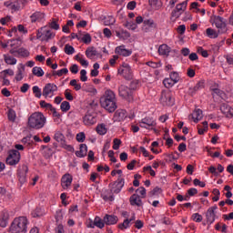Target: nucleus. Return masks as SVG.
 <instances>
[{
    "instance_id": "f257e3e1",
    "label": "nucleus",
    "mask_w": 233,
    "mask_h": 233,
    "mask_svg": "<svg viewBox=\"0 0 233 233\" xmlns=\"http://www.w3.org/2000/svg\"><path fill=\"white\" fill-rule=\"evenodd\" d=\"M100 105L107 112L112 114L117 109V98L116 93L111 89H106L104 95L100 97Z\"/></svg>"
},
{
    "instance_id": "f03ea898",
    "label": "nucleus",
    "mask_w": 233,
    "mask_h": 233,
    "mask_svg": "<svg viewBox=\"0 0 233 233\" xmlns=\"http://www.w3.org/2000/svg\"><path fill=\"white\" fill-rule=\"evenodd\" d=\"M11 233H26L28 232V218L26 217L15 218L9 228Z\"/></svg>"
},
{
    "instance_id": "7ed1b4c3",
    "label": "nucleus",
    "mask_w": 233,
    "mask_h": 233,
    "mask_svg": "<svg viewBox=\"0 0 233 233\" xmlns=\"http://www.w3.org/2000/svg\"><path fill=\"white\" fill-rule=\"evenodd\" d=\"M46 123V117L40 112H35L28 117V127L30 128H35V130H39L45 127Z\"/></svg>"
},
{
    "instance_id": "20e7f679",
    "label": "nucleus",
    "mask_w": 233,
    "mask_h": 233,
    "mask_svg": "<svg viewBox=\"0 0 233 233\" xmlns=\"http://www.w3.org/2000/svg\"><path fill=\"white\" fill-rule=\"evenodd\" d=\"M213 25L218 30V34H225L227 32V20L220 15H213L211 17Z\"/></svg>"
},
{
    "instance_id": "39448f33",
    "label": "nucleus",
    "mask_w": 233,
    "mask_h": 233,
    "mask_svg": "<svg viewBox=\"0 0 233 233\" xmlns=\"http://www.w3.org/2000/svg\"><path fill=\"white\" fill-rule=\"evenodd\" d=\"M6 164L10 165V167H14V165H17L19 161H21V153L15 149H12L8 152V156L6 157Z\"/></svg>"
},
{
    "instance_id": "423d86ee",
    "label": "nucleus",
    "mask_w": 233,
    "mask_h": 233,
    "mask_svg": "<svg viewBox=\"0 0 233 233\" xmlns=\"http://www.w3.org/2000/svg\"><path fill=\"white\" fill-rule=\"evenodd\" d=\"M132 94H134L132 89L125 85H121L118 87V95L123 99H127V101H132Z\"/></svg>"
},
{
    "instance_id": "0eeeda50",
    "label": "nucleus",
    "mask_w": 233,
    "mask_h": 233,
    "mask_svg": "<svg viewBox=\"0 0 233 233\" xmlns=\"http://www.w3.org/2000/svg\"><path fill=\"white\" fill-rule=\"evenodd\" d=\"M188 5V0H186L180 4H177L176 5V8L171 13V17H174L175 19H177L181 16V14L184 13L185 10H187V5Z\"/></svg>"
},
{
    "instance_id": "6e6552de",
    "label": "nucleus",
    "mask_w": 233,
    "mask_h": 233,
    "mask_svg": "<svg viewBox=\"0 0 233 233\" xmlns=\"http://www.w3.org/2000/svg\"><path fill=\"white\" fill-rule=\"evenodd\" d=\"M109 187H111L112 194H119L123 187H125V178L119 177L117 180L110 184Z\"/></svg>"
},
{
    "instance_id": "1a4fd4ad",
    "label": "nucleus",
    "mask_w": 233,
    "mask_h": 233,
    "mask_svg": "<svg viewBox=\"0 0 233 233\" xmlns=\"http://www.w3.org/2000/svg\"><path fill=\"white\" fill-rule=\"evenodd\" d=\"M26 174H28V166L22 165L17 170V177L20 187H23V185L26 183Z\"/></svg>"
},
{
    "instance_id": "9d476101",
    "label": "nucleus",
    "mask_w": 233,
    "mask_h": 233,
    "mask_svg": "<svg viewBox=\"0 0 233 233\" xmlns=\"http://www.w3.org/2000/svg\"><path fill=\"white\" fill-rule=\"evenodd\" d=\"M118 74L125 77V79H132V68L127 63H123L122 66L118 68Z\"/></svg>"
},
{
    "instance_id": "9b49d317",
    "label": "nucleus",
    "mask_w": 233,
    "mask_h": 233,
    "mask_svg": "<svg viewBox=\"0 0 233 233\" xmlns=\"http://www.w3.org/2000/svg\"><path fill=\"white\" fill-rule=\"evenodd\" d=\"M54 92H57V86L48 83L44 86L42 96L44 97H54Z\"/></svg>"
},
{
    "instance_id": "f8f14e48",
    "label": "nucleus",
    "mask_w": 233,
    "mask_h": 233,
    "mask_svg": "<svg viewBox=\"0 0 233 233\" xmlns=\"http://www.w3.org/2000/svg\"><path fill=\"white\" fill-rule=\"evenodd\" d=\"M139 127L141 128H147V130H154L153 127H156V120L150 116H147L139 121Z\"/></svg>"
},
{
    "instance_id": "ddd939ff",
    "label": "nucleus",
    "mask_w": 233,
    "mask_h": 233,
    "mask_svg": "<svg viewBox=\"0 0 233 233\" xmlns=\"http://www.w3.org/2000/svg\"><path fill=\"white\" fill-rule=\"evenodd\" d=\"M216 210H218V206H213L208 208L206 212V219L208 225H212L216 221Z\"/></svg>"
},
{
    "instance_id": "4468645a",
    "label": "nucleus",
    "mask_w": 233,
    "mask_h": 233,
    "mask_svg": "<svg viewBox=\"0 0 233 233\" xmlns=\"http://www.w3.org/2000/svg\"><path fill=\"white\" fill-rule=\"evenodd\" d=\"M73 178L70 174H66L61 178V185L64 190H66L72 185Z\"/></svg>"
},
{
    "instance_id": "2eb2a0df",
    "label": "nucleus",
    "mask_w": 233,
    "mask_h": 233,
    "mask_svg": "<svg viewBox=\"0 0 233 233\" xmlns=\"http://www.w3.org/2000/svg\"><path fill=\"white\" fill-rule=\"evenodd\" d=\"M96 123H97L96 113H86V115L84 116V125H96Z\"/></svg>"
},
{
    "instance_id": "dca6fc26",
    "label": "nucleus",
    "mask_w": 233,
    "mask_h": 233,
    "mask_svg": "<svg viewBox=\"0 0 233 233\" xmlns=\"http://www.w3.org/2000/svg\"><path fill=\"white\" fill-rule=\"evenodd\" d=\"M115 52L118 54V56H123V57L132 56V50L125 48V46L116 47Z\"/></svg>"
},
{
    "instance_id": "f3484780",
    "label": "nucleus",
    "mask_w": 233,
    "mask_h": 233,
    "mask_svg": "<svg viewBox=\"0 0 233 233\" xmlns=\"http://www.w3.org/2000/svg\"><path fill=\"white\" fill-rule=\"evenodd\" d=\"M220 111L229 118L233 116V108L228 104H222L220 106Z\"/></svg>"
},
{
    "instance_id": "a211bd4d",
    "label": "nucleus",
    "mask_w": 233,
    "mask_h": 233,
    "mask_svg": "<svg viewBox=\"0 0 233 233\" xmlns=\"http://www.w3.org/2000/svg\"><path fill=\"white\" fill-rule=\"evenodd\" d=\"M31 23H41L45 19V13L36 11L30 15Z\"/></svg>"
},
{
    "instance_id": "6ab92c4d",
    "label": "nucleus",
    "mask_w": 233,
    "mask_h": 233,
    "mask_svg": "<svg viewBox=\"0 0 233 233\" xmlns=\"http://www.w3.org/2000/svg\"><path fill=\"white\" fill-rule=\"evenodd\" d=\"M157 25L154 22L152 19H146L144 20V25H143V30L144 32H150V30L156 28Z\"/></svg>"
},
{
    "instance_id": "aec40b11",
    "label": "nucleus",
    "mask_w": 233,
    "mask_h": 233,
    "mask_svg": "<svg viewBox=\"0 0 233 233\" xmlns=\"http://www.w3.org/2000/svg\"><path fill=\"white\" fill-rule=\"evenodd\" d=\"M119 218L116 215H106L104 217V223L106 225H116Z\"/></svg>"
},
{
    "instance_id": "412c9836",
    "label": "nucleus",
    "mask_w": 233,
    "mask_h": 233,
    "mask_svg": "<svg viewBox=\"0 0 233 233\" xmlns=\"http://www.w3.org/2000/svg\"><path fill=\"white\" fill-rule=\"evenodd\" d=\"M126 117H127V110L117 109L115 112V115H114L115 121H118V122L124 121Z\"/></svg>"
},
{
    "instance_id": "4be33fe9",
    "label": "nucleus",
    "mask_w": 233,
    "mask_h": 233,
    "mask_svg": "<svg viewBox=\"0 0 233 233\" xmlns=\"http://www.w3.org/2000/svg\"><path fill=\"white\" fill-rule=\"evenodd\" d=\"M86 56L87 59H94V57H96L99 56V53L94 46L87 47L86 50Z\"/></svg>"
},
{
    "instance_id": "5701e85b",
    "label": "nucleus",
    "mask_w": 233,
    "mask_h": 233,
    "mask_svg": "<svg viewBox=\"0 0 233 233\" xmlns=\"http://www.w3.org/2000/svg\"><path fill=\"white\" fill-rule=\"evenodd\" d=\"M56 37V34L52 32V30L48 29V27L44 26V36L42 41H50V39H54Z\"/></svg>"
},
{
    "instance_id": "b1692460",
    "label": "nucleus",
    "mask_w": 233,
    "mask_h": 233,
    "mask_svg": "<svg viewBox=\"0 0 233 233\" xmlns=\"http://www.w3.org/2000/svg\"><path fill=\"white\" fill-rule=\"evenodd\" d=\"M171 48L166 44H163L159 46L158 47V54L159 56H165L166 57H168L170 54Z\"/></svg>"
},
{
    "instance_id": "393cba45",
    "label": "nucleus",
    "mask_w": 233,
    "mask_h": 233,
    "mask_svg": "<svg viewBox=\"0 0 233 233\" xmlns=\"http://www.w3.org/2000/svg\"><path fill=\"white\" fill-rule=\"evenodd\" d=\"M130 205H132V207L137 206V207H141V205H143V202L141 201V198H139V195L137 194H133L130 198Z\"/></svg>"
},
{
    "instance_id": "a878e982",
    "label": "nucleus",
    "mask_w": 233,
    "mask_h": 233,
    "mask_svg": "<svg viewBox=\"0 0 233 233\" xmlns=\"http://www.w3.org/2000/svg\"><path fill=\"white\" fill-rule=\"evenodd\" d=\"M219 30L218 31H216V29H212V28H208L206 30V35L208 37H209V39H218V37H219Z\"/></svg>"
},
{
    "instance_id": "bb28decb",
    "label": "nucleus",
    "mask_w": 233,
    "mask_h": 233,
    "mask_svg": "<svg viewBox=\"0 0 233 233\" xmlns=\"http://www.w3.org/2000/svg\"><path fill=\"white\" fill-rule=\"evenodd\" d=\"M192 119H193L194 123H199V121H201V119H203V111L201 109H196L192 113Z\"/></svg>"
},
{
    "instance_id": "cd10ccee",
    "label": "nucleus",
    "mask_w": 233,
    "mask_h": 233,
    "mask_svg": "<svg viewBox=\"0 0 233 233\" xmlns=\"http://www.w3.org/2000/svg\"><path fill=\"white\" fill-rule=\"evenodd\" d=\"M87 152H88V147L86 146V144H81L79 151L76 152V157H85Z\"/></svg>"
},
{
    "instance_id": "c85d7f7f",
    "label": "nucleus",
    "mask_w": 233,
    "mask_h": 233,
    "mask_svg": "<svg viewBox=\"0 0 233 233\" xmlns=\"http://www.w3.org/2000/svg\"><path fill=\"white\" fill-rule=\"evenodd\" d=\"M54 139L55 141H56V143H59L60 147L64 145V143L66 141V139L65 138V135H63V133H61L60 131L55 133Z\"/></svg>"
},
{
    "instance_id": "c756f323",
    "label": "nucleus",
    "mask_w": 233,
    "mask_h": 233,
    "mask_svg": "<svg viewBox=\"0 0 233 233\" xmlns=\"http://www.w3.org/2000/svg\"><path fill=\"white\" fill-rule=\"evenodd\" d=\"M7 119L11 123H15V119H17V114L15 113V110L13 108H9L7 110Z\"/></svg>"
},
{
    "instance_id": "7c9ffc66",
    "label": "nucleus",
    "mask_w": 233,
    "mask_h": 233,
    "mask_svg": "<svg viewBox=\"0 0 233 233\" xmlns=\"http://www.w3.org/2000/svg\"><path fill=\"white\" fill-rule=\"evenodd\" d=\"M102 199L104 201H114V195L111 191L106 190L104 193L101 194Z\"/></svg>"
},
{
    "instance_id": "2f4dec72",
    "label": "nucleus",
    "mask_w": 233,
    "mask_h": 233,
    "mask_svg": "<svg viewBox=\"0 0 233 233\" xmlns=\"http://www.w3.org/2000/svg\"><path fill=\"white\" fill-rule=\"evenodd\" d=\"M84 57H85V56H83L82 54H77L76 56H75L76 61H78V63H80V65H82V66L86 67V66H88V62Z\"/></svg>"
},
{
    "instance_id": "473e14b6",
    "label": "nucleus",
    "mask_w": 233,
    "mask_h": 233,
    "mask_svg": "<svg viewBox=\"0 0 233 233\" xmlns=\"http://www.w3.org/2000/svg\"><path fill=\"white\" fill-rule=\"evenodd\" d=\"M204 84L203 82H198L196 84V86L192 88H189V94L190 96H196V92L201 90V88H203Z\"/></svg>"
},
{
    "instance_id": "72a5a7b5",
    "label": "nucleus",
    "mask_w": 233,
    "mask_h": 233,
    "mask_svg": "<svg viewBox=\"0 0 233 233\" xmlns=\"http://www.w3.org/2000/svg\"><path fill=\"white\" fill-rule=\"evenodd\" d=\"M17 56L18 57H29L30 56V51L25 47H20L17 49Z\"/></svg>"
},
{
    "instance_id": "f704fd0d",
    "label": "nucleus",
    "mask_w": 233,
    "mask_h": 233,
    "mask_svg": "<svg viewBox=\"0 0 233 233\" xmlns=\"http://www.w3.org/2000/svg\"><path fill=\"white\" fill-rule=\"evenodd\" d=\"M4 61L6 65H17V59L9 55H4Z\"/></svg>"
},
{
    "instance_id": "c9c22d12",
    "label": "nucleus",
    "mask_w": 233,
    "mask_h": 233,
    "mask_svg": "<svg viewBox=\"0 0 233 233\" xmlns=\"http://www.w3.org/2000/svg\"><path fill=\"white\" fill-rule=\"evenodd\" d=\"M31 214L33 218H41L42 216H45V209L43 208H36Z\"/></svg>"
},
{
    "instance_id": "e433bc0d",
    "label": "nucleus",
    "mask_w": 233,
    "mask_h": 233,
    "mask_svg": "<svg viewBox=\"0 0 233 233\" xmlns=\"http://www.w3.org/2000/svg\"><path fill=\"white\" fill-rule=\"evenodd\" d=\"M32 72L34 76H36V77H43L45 76V71H43V68L39 66L33 67Z\"/></svg>"
},
{
    "instance_id": "4c0bfd02",
    "label": "nucleus",
    "mask_w": 233,
    "mask_h": 233,
    "mask_svg": "<svg viewBox=\"0 0 233 233\" xmlns=\"http://www.w3.org/2000/svg\"><path fill=\"white\" fill-rule=\"evenodd\" d=\"M105 220L101 219L99 217H96L94 220L95 227H97V228H105Z\"/></svg>"
},
{
    "instance_id": "58836bf2",
    "label": "nucleus",
    "mask_w": 233,
    "mask_h": 233,
    "mask_svg": "<svg viewBox=\"0 0 233 233\" xmlns=\"http://www.w3.org/2000/svg\"><path fill=\"white\" fill-rule=\"evenodd\" d=\"M149 5L154 10H159V8L161 7V1H159V0H149Z\"/></svg>"
},
{
    "instance_id": "ea45409f",
    "label": "nucleus",
    "mask_w": 233,
    "mask_h": 233,
    "mask_svg": "<svg viewBox=\"0 0 233 233\" xmlns=\"http://www.w3.org/2000/svg\"><path fill=\"white\" fill-rule=\"evenodd\" d=\"M23 72H25V66H22L21 67H18L17 73L15 75V80L16 81H23Z\"/></svg>"
},
{
    "instance_id": "a19ab883",
    "label": "nucleus",
    "mask_w": 233,
    "mask_h": 233,
    "mask_svg": "<svg viewBox=\"0 0 233 233\" xmlns=\"http://www.w3.org/2000/svg\"><path fill=\"white\" fill-rule=\"evenodd\" d=\"M64 52L65 54H66L67 56H72L73 54L76 53V49L74 48V46L66 44L65 46V48H64Z\"/></svg>"
},
{
    "instance_id": "79ce46f5",
    "label": "nucleus",
    "mask_w": 233,
    "mask_h": 233,
    "mask_svg": "<svg viewBox=\"0 0 233 233\" xmlns=\"http://www.w3.org/2000/svg\"><path fill=\"white\" fill-rule=\"evenodd\" d=\"M17 30L21 34H28V29H26L23 25H18L17 27L12 28V32H17Z\"/></svg>"
},
{
    "instance_id": "37998d69",
    "label": "nucleus",
    "mask_w": 233,
    "mask_h": 233,
    "mask_svg": "<svg viewBox=\"0 0 233 233\" xmlns=\"http://www.w3.org/2000/svg\"><path fill=\"white\" fill-rule=\"evenodd\" d=\"M96 132L99 136H105L106 134V127L105 124H100L96 127Z\"/></svg>"
},
{
    "instance_id": "c03bdc74",
    "label": "nucleus",
    "mask_w": 233,
    "mask_h": 233,
    "mask_svg": "<svg viewBox=\"0 0 233 233\" xmlns=\"http://www.w3.org/2000/svg\"><path fill=\"white\" fill-rule=\"evenodd\" d=\"M114 23H116V18L112 15L106 16L104 18V24L106 26H110V25H114Z\"/></svg>"
},
{
    "instance_id": "a18cd8bd",
    "label": "nucleus",
    "mask_w": 233,
    "mask_h": 233,
    "mask_svg": "<svg viewBox=\"0 0 233 233\" xmlns=\"http://www.w3.org/2000/svg\"><path fill=\"white\" fill-rule=\"evenodd\" d=\"M163 85L166 86V88H172V86L176 85V82L169 77V78L164 79Z\"/></svg>"
},
{
    "instance_id": "49530a36",
    "label": "nucleus",
    "mask_w": 233,
    "mask_h": 233,
    "mask_svg": "<svg viewBox=\"0 0 233 233\" xmlns=\"http://www.w3.org/2000/svg\"><path fill=\"white\" fill-rule=\"evenodd\" d=\"M126 27L129 30H136L137 28V24L132 20H127L126 22Z\"/></svg>"
},
{
    "instance_id": "de8ad7c7",
    "label": "nucleus",
    "mask_w": 233,
    "mask_h": 233,
    "mask_svg": "<svg viewBox=\"0 0 233 233\" xmlns=\"http://www.w3.org/2000/svg\"><path fill=\"white\" fill-rule=\"evenodd\" d=\"M60 109L62 112H68L70 110V103L68 101H64L60 105Z\"/></svg>"
},
{
    "instance_id": "09e8293b",
    "label": "nucleus",
    "mask_w": 233,
    "mask_h": 233,
    "mask_svg": "<svg viewBox=\"0 0 233 233\" xmlns=\"http://www.w3.org/2000/svg\"><path fill=\"white\" fill-rule=\"evenodd\" d=\"M80 39L83 41V43H85V45H90V43H92V36L90 34L84 35Z\"/></svg>"
},
{
    "instance_id": "8fccbe9b",
    "label": "nucleus",
    "mask_w": 233,
    "mask_h": 233,
    "mask_svg": "<svg viewBox=\"0 0 233 233\" xmlns=\"http://www.w3.org/2000/svg\"><path fill=\"white\" fill-rule=\"evenodd\" d=\"M64 74H68V68H62L57 71H53V76H58V77H61Z\"/></svg>"
},
{
    "instance_id": "3c124183",
    "label": "nucleus",
    "mask_w": 233,
    "mask_h": 233,
    "mask_svg": "<svg viewBox=\"0 0 233 233\" xmlns=\"http://www.w3.org/2000/svg\"><path fill=\"white\" fill-rule=\"evenodd\" d=\"M76 139L78 143H85V139H86V136L85 135V132H80L76 134Z\"/></svg>"
},
{
    "instance_id": "603ef678",
    "label": "nucleus",
    "mask_w": 233,
    "mask_h": 233,
    "mask_svg": "<svg viewBox=\"0 0 233 233\" xmlns=\"http://www.w3.org/2000/svg\"><path fill=\"white\" fill-rule=\"evenodd\" d=\"M118 228H120V230L130 228V222L128 221V218H126L123 223L118 224Z\"/></svg>"
},
{
    "instance_id": "864d4df0",
    "label": "nucleus",
    "mask_w": 233,
    "mask_h": 233,
    "mask_svg": "<svg viewBox=\"0 0 233 233\" xmlns=\"http://www.w3.org/2000/svg\"><path fill=\"white\" fill-rule=\"evenodd\" d=\"M33 93L35 94V97H37L38 99L41 98V96H43V93H41V88L37 86H33Z\"/></svg>"
},
{
    "instance_id": "5fc2aeb1",
    "label": "nucleus",
    "mask_w": 233,
    "mask_h": 233,
    "mask_svg": "<svg viewBox=\"0 0 233 233\" xmlns=\"http://www.w3.org/2000/svg\"><path fill=\"white\" fill-rule=\"evenodd\" d=\"M213 96H218V97H221V99H225V92L218 88L213 89Z\"/></svg>"
},
{
    "instance_id": "6e6d98bb",
    "label": "nucleus",
    "mask_w": 233,
    "mask_h": 233,
    "mask_svg": "<svg viewBox=\"0 0 233 233\" xmlns=\"http://www.w3.org/2000/svg\"><path fill=\"white\" fill-rule=\"evenodd\" d=\"M197 52L202 56V57H208V51L205 50L202 46H198Z\"/></svg>"
},
{
    "instance_id": "4d7b16f0",
    "label": "nucleus",
    "mask_w": 233,
    "mask_h": 233,
    "mask_svg": "<svg viewBox=\"0 0 233 233\" xmlns=\"http://www.w3.org/2000/svg\"><path fill=\"white\" fill-rule=\"evenodd\" d=\"M49 26L53 30H59L60 28L59 24H57V19H55V18L52 19L51 23H49Z\"/></svg>"
},
{
    "instance_id": "13d9d810",
    "label": "nucleus",
    "mask_w": 233,
    "mask_h": 233,
    "mask_svg": "<svg viewBox=\"0 0 233 233\" xmlns=\"http://www.w3.org/2000/svg\"><path fill=\"white\" fill-rule=\"evenodd\" d=\"M159 194H161V188L159 187H156L149 192L150 198H154V196H159Z\"/></svg>"
},
{
    "instance_id": "bf43d9fd",
    "label": "nucleus",
    "mask_w": 233,
    "mask_h": 233,
    "mask_svg": "<svg viewBox=\"0 0 233 233\" xmlns=\"http://www.w3.org/2000/svg\"><path fill=\"white\" fill-rule=\"evenodd\" d=\"M192 219L196 223H201L203 221V216L199 215V213H195L192 215Z\"/></svg>"
},
{
    "instance_id": "052dcab7",
    "label": "nucleus",
    "mask_w": 233,
    "mask_h": 233,
    "mask_svg": "<svg viewBox=\"0 0 233 233\" xmlns=\"http://www.w3.org/2000/svg\"><path fill=\"white\" fill-rule=\"evenodd\" d=\"M169 77L175 82L179 83V74L177 72H171Z\"/></svg>"
},
{
    "instance_id": "680f3d73",
    "label": "nucleus",
    "mask_w": 233,
    "mask_h": 233,
    "mask_svg": "<svg viewBox=\"0 0 233 233\" xmlns=\"http://www.w3.org/2000/svg\"><path fill=\"white\" fill-rule=\"evenodd\" d=\"M119 147H121V139L115 138L113 140V150H119Z\"/></svg>"
},
{
    "instance_id": "e2e57ef3",
    "label": "nucleus",
    "mask_w": 233,
    "mask_h": 233,
    "mask_svg": "<svg viewBox=\"0 0 233 233\" xmlns=\"http://www.w3.org/2000/svg\"><path fill=\"white\" fill-rule=\"evenodd\" d=\"M80 80L85 83L86 81H88V76H86V70L82 69L80 71Z\"/></svg>"
},
{
    "instance_id": "0e129e2a",
    "label": "nucleus",
    "mask_w": 233,
    "mask_h": 233,
    "mask_svg": "<svg viewBox=\"0 0 233 233\" xmlns=\"http://www.w3.org/2000/svg\"><path fill=\"white\" fill-rule=\"evenodd\" d=\"M71 90L70 89H66L64 95L66 99H67V101H74V96H72V93H70Z\"/></svg>"
},
{
    "instance_id": "69168bd1",
    "label": "nucleus",
    "mask_w": 233,
    "mask_h": 233,
    "mask_svg": "<svg viewBox=\"0 0 233 233\" xmlns=\"http://www.w3.org/2000/svg\"><path fill=\"white\" fill-rule=\"evenodd\" d=\"M71 86L75 87V90L78 91L81 90V84H77V80L73 79L70 81Z\"/></svg>"
},
{
    "instance_id": "338daca9",
    "label": "nucleus",
    "mask_w": 233,
    "mask_h": 233,
    "mask_svg": "<svg viewBox=\"0 0 233 233\" xmlns=\"http://www.w3.org/2000/svg\"><path fill=\"white\" fill-rule=\"evenodd\" d=\"M137 194H139L142 198L147 196V189L144 187H140L136 190Z\"/></svg>"
},
{
    "instance_id": "774afa93",
    "label": "nucleus",
    "mask_w": 233,
    "mask_h": 233,
    "mask_svg": "<svg viewBox=\"0 0 233 233\" xmlns=\"http://www.w3.org/2000/svg\"><path fill=\"white\" fill-rule=\"evenodd\" d=\"M225 59H226L228 65H233V55H227L225 56Z\"/></svg>"
}]
</instances>
